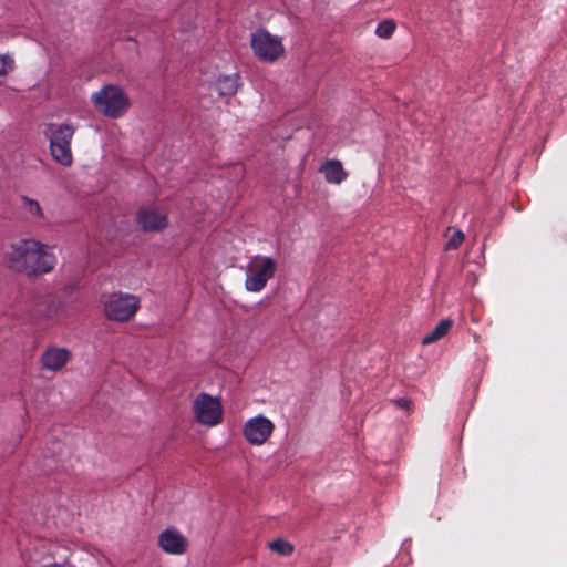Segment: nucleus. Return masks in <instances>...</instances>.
Segmentation results:
<instances>
[{"label": "nucleus", "instance_id": "1", "mask_svg": "<svg viewBox=\"0 0 567 567\" xmlns=\"http://www.w3.org/2000/svg\"><path fill=\"white\" fill-rule=\"evenodd\" d=\"M8 262L10 268L16 271L39 276L54 269L56 257L48 245L33 238H27L11 246Z\"/></svg>", "mask_w": 567, "mask_h": 567}, {"label": "nucleus", "instance_id": "2", "mask_svg": "<svg viewBox=\"0 0 567 567\" xmlns=\"http://www.w3.org/2000/svg\"><path fill=\"white\" fill-rule=\"evenodd\" d=\"M94 110L110 120L124 117L132 107V100L125 89L118 84L106 83L91 94Z\"/></svg>", "mask_w": 567, "mask_h": 567}, {"label": "nucleus", "instance_id": "3", "mask_svg": "<svg viewBox=\"0 0 567 567\" xmlns=\"http://www.w3.org/2000/svg\"><path fill=\"white\" fill-rule=\"evenodd\" d=\"M105 318L114 322L131 321L141 308V299L134 293L114 291L105 296L103 303Z\"/></svg>", "mask_w": 567, "mask_h": 567}, {"label": "nucleus", "instance_id": "4", "mask_svg": "<svg viewBox=\"0 0 567 567\" xmlns=\"http://www.w3.org/2000/svg\"><path fill=\"white\" fill-rule=\"evenodd\" d=\"M75 127L68 123L50 124L48 126L49 148L52 158L62 166H71L73 155L71 142Z\"/></svg>", "mask_w": 567, "mask_h": 567}, {"label": "nucleus", "instance_id": "5", "mask_svg": "<svg viewBox=\"0 0 567 567\" xmlns=\"http://www.w3.org/2000/svg\"><path fill=\"white\" fill-rule=\"evenodd\" d=\"M277 262L272 257L264 255L252 256L245 267V289L248 292H259L275 277Z\"/></svg>", "mask_w": 567, "mask_h": 567}, {"label": "nucleus", "instance_id": "6", "mask_svg": "<svg viewBox=\"0 0 567 567\" xmlns=\"http://www.w3.org/2000/svg\"><path fill=\"white\" fill-rule=\"evenodd\" d=\"M250 48L258 60L268 63L279 60L286 51L281 38L272 35L265 29H258L251 33Z\"/></svg>", "mask_w": 567, "mask_h": 567}, {"label": "nucleus", "instance_id": "7", "mask_svg": "<svg viewBox=\"0 0 567 567\" xmlns=\"http://www.w3.org/2000/svg\"><path fill=\"white\" fill-rule=\"evenodd\" d=\"M192 410L196 422L207 427L216 426L223 421V406L217 396L198 394L193 401Z\"/></svg>", "mask_w": 567, "mask_h": 567}, {"label": "nucleus", "instance_id": "8", "mask_svg": "<svg viewBox=\"0 0 567 567\" xmlns=\"http://www.w3.org/2000/svg\"><path fill=\"white\" fill-rule=\"evenodd\" d=\"M274 430V422L262 414H259L245 422L243 434L250 445L260 446L267 442Z\"/></svg>", "mask_w": 567, "mask_h": 567}, {"label": "nucleus", "instance_id": "9", "mask_svg": "<svg viewBox=\"0 0 567 567\" xmlns=\"http://www.w3.org/2000/svg\"><path fill=\"white\" fill-rule=\"evenodd\" d=\"M72 360V351L66 347L48 346L39 357L40 368L43 371L61 372Z\"/></svg>", "mask_w": 567, "mask_h": 567}, {"label": "nucleus", "instance_id": "10", "mask_svg": "<svg viewBox=\"0 0 567 567\" xmlns=\"http://www.w3.org/2000/svg\"><path fill=\"white\" fill-rule=\"evenodd\" d=\"M158 547L168 555H184L188 549L187 537L174 526H169L159 533Z\"/></svg>", "mask_w": 567, "mask_h": 567}, {"label": "nucleus", "instance_id": "11", "mask_svg": "<svg viewBox=\"0 0 567 567\" xmlns=\"http://www.w3.org/2000/svg\"><path fill=\"white\" fill-rule=\"evenodd\" d=\"M138 226L145 231H161L168 225L166 213L154 207H142L136 217Z\"/></svg>", "mask_w": 567, "mask_h": 567}, {"label": "nucleus", "instance_id": "12", "mask_svg": "<svg viewBox=\"0 0 567 567\" xmlns=\"http://www.w3.org/2000/svg\"><path fill=\"white\" fill-rule=\"evenodd\" d=\"M319 171L323 174L326 182L333 185H340L348 177V173L339 159L327 161Z\"/></svg>", "mask_w": 567, "mask_h": 567}, {"label": "nucleus", "instance_id": "13", "mask_svg": "<svg viewBox=\"0 0 567 567\" xmlns=\"http://www.w3.org/2000/svg\"><path fill=\"white\" fill-rule=\"evenodd\" d=\"M239 87V78L237 74L220 75L215 82V89L220 96H231Z\"/></svg>", "mask_w": 567, "mask_h": 567}, {"label": "nucleus", "instance_id": "14", "mask_svg": "<svg viewBox=\"0 0 567 567\" xmlns=\"http://www.w3.org/2000/svg\"><path fill=\"white\" fill-rule=\"evenodd\" d=\"M452 326L453 321L451 319L441 320L430 333L423 337L422 344L427 346L442 339L449 333Z\"/></svg>", "mask_w": 567, "mask_h": 567}, {"label": "nucleus", "instance_id": "15", "mask_svg": "<svg viewBox=\"0 0 567 567\" xmlns=\"http://www.w3.org/2000/svg\"><path fill=\"white\" fill-rule=\"evenodd\" d=\"M22 210L34 221L42 220L44 218L43 209L40 203L27 196L21 197Z\"/></svg>", "mask_w": 567, "mask_h": 567}, {"label": "nucleus", "instance_id": "16", "mask_svg": "<svg viewBox=\"0 0 567 567\" xmlns=\"http://www.w3.org/2000/svg\"><path fill=\"white\" fill-rule=\"evenodd\" d=\"M14 54L11 52L0 53V84L16 70Z\"/></svg>", "mask_w": 567, "mask_h": 567}, {"label": "nucleus", "instance_id": "17", "mask_svg": "<svg viewBox=\"0 0 567 567\" xmlns=\"http://www.w3.org/2000/svg\"><path fill=\"white\" fill-rule=\"evenodd\" d=\"M268 547L278 555L286 557L292 555L295 550L293 545L282 538H277L269 542Z\"/></svg>", "mask_w": 567, "mask_h": 567}, {"label": "nucleus", "instance_id": "18", "mask_svg": "<svg viewBox=\"0 0 567 567\" xmlns=\"http://www.w3.org/2000/svg\"><path fill=\"white\" fill-rule=\"evenodd\" d=\"M395 30V23L392 20H384L380 22L375 28V34L379 38L388 39Z\"/></svg>", "mask_w": 567, "mask_h": 567}, {"label": "nucleus", "instance_id": "19", "mask_svg": "<svg viewBox=\"0 0 567 567\" xmlns=\"http://www.w3.org/2000/svg\"><path fill=\"white\" fill-rule=\"evenodd\" d=\"M464 234L462 230H455L445 244V249L452 250L458 248L464 241Z\"/></svg>", "mask_w": 567, "mask_h": 567}, {"label": "nucleus", "instance_id": "20", "mask_svg": "<svg viewBox=\"0 0 567 567\" xmlns=\"http://www.w3.org/2000/svg\"><path fill=\"white\" fill-rule=\"evenodd\" d=\"M393 403L396 408L405 410L406 412L411 410V401L406 398H398L393 400Z\"/></svg>", "mask_w": 567, "mask_h": 567}, {"label": "nucleus", "instance_id": "21", "mask_svg": "<svg viewBox=\"0 0 567 567\" xmlns=\"http://www.w3.org/2000/svg\"><path fill=\"white\" fill-rule=\"evenodd\" d=\"M41 567H72V566L68 565L66 563L61 564L58 561H53V563L43 564Z\"/></svg>", "mask_w": 567, "mask_h": 567}]
</instances>
